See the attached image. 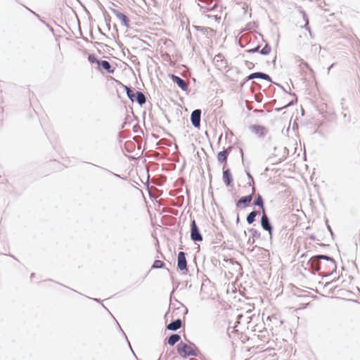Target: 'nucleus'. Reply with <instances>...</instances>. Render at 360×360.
I'll list each match as a JSON object with an SVG mask.
<instances>
[{"label": "nucleus", "instance_id": "nucleus-1", "mask_svg": "<svg viewBox=\"0 0 360 360\" xmlns=\"http://www.w3.org/2000/svg\"><path fill=\"white\" fill-rule=\"evenodd\" d=\"M310 266L323 276H328L336 269L335 261L324 255L314 256L309 262Z\"/></svg>", "mask_w": 360, "mask_h": 360}, {"label": "nucleus", "instance_id": "nucleus-2", "mask_svg": "<svg viewBox=\"0 0 360 360\" xmlns=\"http://www.w3.org/2000/svg\"><path fill=\"white\" fill-rule=\"evenodd\" d=\"M177 353L183 358L196 356L198 353L197 347L193 343L181 342L177 345Z\"/></svg>", "mask_w": 360, "mask_h": 360}, {"label": "nucleus", "instance_id": "nucleus-3", "mask_svg": "<svg viewBox=\"0 0 360 360\" xmlns=\"http://www.w3.org/2000/svg\"><path fill=\"white\" fill-rule=\"evenodd\" d=\"M325 287L328 288L330 290L333 289L334 290L339 288L338 290H344L346 288V285L344 283L342 277H338L337 280L327 282L325 284Z\"/></svg>", "mask_w": 360, "mask_h": 360}, {"label": "nucleus", "instance_id": "nucleus-4", "mask_svg": "<svg viewBox=\"0 0 360 360\" xmlns=\"http://www.w3.org/2000/svg\"><path fill=\"white\" fill-rule=\"evenodd\" d=\"M191 238L194 241L202 240V237L195 220H193L191 224Z\"/></svg>", "mask_w": 360, "mask_h": 360}, {"label": "nucleus", "instance_id": "nucleus-5", "mask_svg": "<svg viewBox=\"0 0 360 360\" xmlns=\"http://www.w3.org/2000/svg\"><path fill=\"white\" fill-rule=\"evenodd\" d=\"M254 192L255 188H252V192L249 195L240 198V200L236 202L237 207L243 208L248 206L252 200V195Z\"/></svg>", "mask_w": 360, "mask_h": 360}, {"label": "nucleus", "instance_id": "nucleus-6", "mask_svg": "<svg viewBox=\"0 0 360 360\" xmlns=\"http://www.w3.org/2000/svg\"><path fill=\"white\" fill-rule=\"evenodd\" d=\"M250 130L252 133L258 136H262L267 133V129L264 127L259 124L251 126Z\"/></svg>", "mask_w": 360, "mask_h": 360}, {"label": "nucleus", "instance_id": "nucleus-7", "mask_svg": "<svg viewBox=\"0 0 360 360\" xmlns=\"http://www.w3.org/2000/svg\"><path fill=\"white\" fill-rule=\"evenodd\" d=\"M178 268L183 271L187 269V262L184 252H179L178 254Z\"/></svg>", "mask_w": 360, "mask_h": 360}, {"label": "nucleus", "instance_id": "nucleus-8", "mask_svg": "<svg viewBox=\"0 0 360 360\" xmlns=\"http://www.w3.org/2000/svg\"><path fill=\"white\" fill-rule=\"evenodd\" d=\"M261 225L265 231H269V234H271L272 232V227L269 223V219L265 214V212H263V215L261 218Z\"/></svg>", "mask_w": 360, "mask_h": 360}, {"label": "nucleus", "instance_id": "nucleus-9", "mask_svg": "<svg viewBox=\"0 0 360 360\" xmlns=\"http://www.w3.org/2000/svg\"><path fill=\"white\" fill-rule=\"evenodd\" d=\"M200 114L201 112L200 110H195L193 111L191 114V122L193 126L195 127H199L200 122Z\"/></svg>", "mask_w": 360, "mask_h": 360}, {"label": "nucleus", "instance_id": "nucleus-10", "mask_svg": "<svg viewBox=\"0 0 360 360\" xmlns=\"http://www.w3.org/2000/svg\"><path fill=\"white\" fill-rule=\"evenodd\" d=\"M171 79H172L173 82H176L182 90L186 91L188 89V84L181 78L174 75H172Z\"/></svg>", "mask_w": 360, "mask_h": 360}, {"label": "nucleus", "instance_id": "nucleus-11", "mask_svg": "<svg viewBox=\"0 0 360 360\" xmlns=\"http://www.w3.org/2000/svg\"><path fill=\"white\" fill-rule=\"evenodd\" d=\"M229 154V153L227 150H224L223 151H221L217 154L218 162L224 164V167H223L224 169L225 167V165L227 163V158H228Z\"/></svg>", "mask_w": 360, "mask_h": 360}, {"label": "nucleus", "instance_id": "nucleus-12", "mask_svg": "<svg viewBox=\"0 0 360 360\" xmlns=\"http://www.w3.org/2000/svg\"><path fill=\"white\" fill-rule=\"evenodd\" d=\"M98 68L100 70L103 69L109 73H113L115 72V69L112 68L110 64L106 60H100V62H98Z\"/></svg>", "mask_w": 360, "mask_h": 360}, {"label": "nucleus", "instance_id": "nucleus-13", "mask_svg": "<svg viewBox=\"0 0 360 360\" xmlns=\"http://www.w3.org/2000/svg\"><path fill=\"white\" fill-rule=\"evenodd\" d=\"M255 78H259L264 80H270V77L268 75L262 72L252 73L248 77V80L253 79Z\"/></svg>", "mask_w": 360, "mask_h": 360}, {"label": "nucleus", "instance_id": "nucleus-14", "mask_svg": "<svg viewBox=\"0 0 360 360\" xmlns=\"http://www.w3.org/2000/svg\"><path fill=\"white\" fill-rule=\"evenodd\" d=\"M116 17L122 22V23L127 27H129V19L127 18V16L122 13L120 12H116L115 13Z\"/></svg>", "mask_w": 360, "mask_h": 360}, {"label": "nucleus", "instance_id": "nucleus-15", "mask_svg": "<svg viewBox=\"0 0 360 360\" xmlns=\"http://www.w3.org/2000/svg\"><path fill=\"white\" fill-rule=\"evenodd\" d=\"M182 326V322L181 319H176V321L169 323L167 326V328L169 330H176L179 329Z\"/></svg>", "mask_w": 360, "mask_h": 360}, {"label": "nucleus", "instance_id": "nucleus-16", "mask_svg": "<svg viewBox=\"0 0 360 360\" xmlns=\"http://www.w3.org/2000/svg\"><path fill=\"white\" fill-rule=\"evenodd\" d=\"M223 180L227 186H229L231 184L232 181V177L229 169H226L225 171H224Z\"/></svg>", "mask_w": 360, "mask_h": 360}, {"label": "nucleus", "instance_id": "nucleus-17", "mask_svg": "<svg viewBox=\"0 0 360 360\" xmlns=\"http://www.w3.org/2000/svg\"><path fill=\"white\" fill-rule=\"evenodd\" d=\"M135 101H137V103L139 105H143L146 103V96L142 92L136 91V96H135Z\"/></svg>", "mask_w": 360, "mask_h": 360}, {"label": "nucleus", "instance_id": "nucleus-18", "mask_svg": "<svg viewBox=\"0 0 360 360\" xmlns=\"http://www.w3.org/2000/svg\"><path fill=\"white\" fill-rule=\"evenodd\" d=\"M180 338H181V337H180L179 335H178V334H173L167 340V343L169 345L173 346L174 345H175L180 340Z\"/></svg>", "mask_w": 360, "mask_h": 360}, {"label": "nucleus", "instance_id": "nucleus-19", "mask_svg": "<svg viewBox=\"0 0 360 360\" xmlns=\"http://www.w3.org/2000/svg\"><path fill=\"white\" fill-rule=\"evenodd\" d=\"M124 89L126 90L127 96L132 101H135V96H136V92L134 91L131 90L130 88H129L127 86H124Z\"/></svg>", "mask_w": 360, "mask_h": 360}, {"label": "nucleus", "instance_id": "nucleus-20", "mask_svg": "<svg viewBox=\"0 0 360 360\" xmlns=\"http://www.w3.org/2000/svg\"><path fill=\"white\" fill-rule=\"evenodd\" d=\"M257 215V212H256V211H252V212H250L248 214V216L247 217L248 223L250 224H252L255 221V217Z\"/></svg>", "mask_w": 360, "mask_h": 360}, {"label": "nucleus", "instance_id": "nucleus-21", "mask_svg": "<svg viewBox=\"0 0 360 360\" xmlns=\"http://www.w3.org/2000/svg\"><path fill=\"white\" fill-rule=\"evenodd\" d=\"M254 205L259 206L262 209L263 212H264L263 199L260 195H258V196L257 197L256 200L254 202Z\"/></svg>", "mask_w": 360, "mask_h": 360}, {"label": "nucleus", "instance_id": "nucleus-22", "mask_svg": "<svg viewBox=\"0 0 360 360\" xmlns=\"http://www.w3.org/2000/svg\"><path fill=\"white\" fill-rule=\"evenodd\" d=\"M165 266V263L161 260H155L152 266L153 269H160Z\"/></svg>", "mask_w": 360, "mask_h": 360}, {"label": "nucleus", "instance_id": "nucleus-23", "mask_svg": "<svg viewBox=\"0 0 360 360\" xmlns=\"http://www.w3.org/2000/svg\"><path fill=\"white\" fill-rule=\"evenodd\" d=\"M88 60L91 64L96 63L98 65V62H100V60L97 59V57L96 56L95 54H89L88 56Z\"/></svg>", "mask_w": 360, "mask_h": 360}, {"label": "nucleus", "instance_id": "nucleus-24", "mask_svg": "<svg viewBox=\"0 0 360 360\" xmlns=\"http://www.w3.org/2000/svg\"><path fill=\"white\" fill-rule=\"evenodd\" d=\"M271 47L269 45H266L263 49L261 50L260 53L263 55H268L271 52Z\"/></svg>", "mask_w": 360, "mask_h": 360}, {"label": "nucleus", "instance_id": "nucleus-25", "mask_svg": "<svg viewBox=\"0 0 360 360\" xmlns=\"http://www.w3.org/2000/svg\"><path fill=\"white\" fill-rule=\"evenodd\" d=\"M245 66L248 68V69H252L255 66V64L251 62V61H248V60H246L245 63Z\"/></svg>", "mask_w": 360, "mask_h": 360}, {"label": "nucleus", "instance_id": "nucleus-26", "mask_svg": "<svg viewBox=\"0 0 360 360\" xmlns=\"http://www.w3.org/2000/svg\"><path fill=\"white\" fill-rule=\"evenodd\" d=\"M255 50H256V49H251V50H250V52H254V51H255Z\"/></svg>", "mask_w": 360, "mask_h": 360}]
</instances>
